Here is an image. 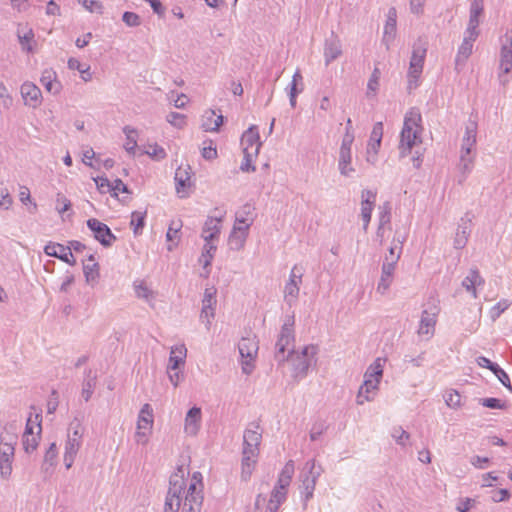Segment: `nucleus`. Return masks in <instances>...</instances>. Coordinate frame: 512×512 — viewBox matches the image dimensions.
Listing matches in <instances>:
<instances>
[{
    "mask_svg": "<svg viewBox=\"0 0 512 512\" xmlns=\"http://www.w3.org/2000/svg\"><path fill=\"white\" fill-rule=\"evenodd\" d=\"M422 116L417 108H411L404 117L403 127L400 133V156L406 157L411 153L416 143L421 142Z\"/></svg>",
    "mask_w": 512,
    "mask_h": 512,
    "instance_id": "obj_1",
    "label": "nucleus"
},
{
    "mask_svg": "<svg viewBox=\"0 0 512 512\" xmlns=\"http://www.w3.org/2000/svg\"><path fill=\"white\" fill-rule=\"evenodd\" d=\"M316 353L317 348L314 345H306L301 351H296L292 347L287 353L283 362H287L290 366V374L295 382H299L307 376Z\"/></svg>",
    "mask_w": 512,
    "mask_h": 512,
    "instance_id": "obj_2",
    "label": "nucleus"
},
{
    "mask_svg": "<svg viewBox=\"0 0 512 512\" xmlns=\"http://www.w3.org/2000/svg\"><path fill=\"white\" fill-rule=\"evenodd\" d=\"M256 425L251 423L243 435V450L241 461V480L247 482L251 479L256 467Z\"/></svg>",
    "mask_w": 512,
    "mask_h": 512,
    "instance_id": "obj_3",
    "label": "nucleus"
},
{
    "mask_svg": "<svg viewBox=\"0 0 512 512\" xmlns=\"http://www.w3.org/2000/svg\"><path fill=\"white\" fill-rule=\"evenodd\" d=\"M323 472L322 467L320 465H316V461L311 459L306 462L304 469L301 473V501L303 503V508H307V503L310 499L313 498L315 486L318 478Z\"/></svg>",
    "mask_w": 512,
    "mask_h": 512,
    "instance_id": "obj_4",
    "label": "nucleus"
},
{
    "mask_svg": "<svg viewBox=\"0 0 512 512\" xmlns=\"http://www.w3.org/2000/svg\"><path fill=\"white\" fill-rule=\"evenodd\" d=\"M427 47L420 39L414 43L408 70V89L418 87V80L422 74Z\"/></svg>",
    "mask_w": 512,
    "mask_h": 512,
    "instance_id": "obj_5",
    "label": "nucleus"
},
{
    "mask_svg": "<svg viewBox=\"0 0 512 512\" xmlns=\"http://www.w3.org/2000/svg\"><path fill=\"white\" fill-rule=\"evenodd\" d=\"M15 444V435L8 433L0 435V475L3 479H7L12 473Z\"/></svg>",
    "mask_w": 512,
    "mask_h": 512,
    "instance_id": "obj_6",
    "label": "nucleus"
},
{
    "mask_svg": "<svg viewBox=\"0 0 512 512\" xmlns=\"http://www.w3.org/2000/svg\"><path fill=\"white\" fill-rule=\"evenodd\" d=\"M293 326L294 315L287 317L281 328L279 338L276 342L275 359L279 363H282L285 360V356L287 355L286 352L288 353L291 350L289 347L295 340Z\"/></svg>",
    "mask_w": 512,
    "mask_h": 512,
    "instance_id": "obj_7",
    "label": "nucleus"
},
{
    "mask_svg": "<svg viewBox=\"0 0 512 512\" xmlns=\"http://www.w3.org/2000/svg\"><path fill=\"white\" fill-rule=\"evenodd\" d=\"M256 126L250 125L249 128L242 134L240 145L243 152V161L240 165V170L243 172L255 171L256 167L252 164V156L256 155V149L251 151L256 144Z\"/></svg>",
    "mask_w": 512,
    "mask_h": 512,
    "instance_id": "obj_8",
    "label": "nucleus"
},
{
    "mask_svg": "<svg viewBox=\"0 0 512 512\" xmlns=\"http://www.w3.org/2000/svg\"><path fill=\"white\" fill-rule=\"evenodd\" d=\"M243 373L249 375L255 368L256 342L249 337H242L238 343Z\"/></svg>",
    "mask_w": 512,
    "mask_h": 512,
    "instance_id": "obj_9",
    "label": "nucleus"
},
{
    "mask_svg": "<svg viewBox=\"0 0 512 512\" xmlns=\"http://www.w3.org/2000/svg\"><path fill=\"white\" fill-rule=\"evenodd\" d=\"M88 229L93 233V237L103 247L108 248L117 240L115 234L109 226L96 218H89L86 221Z\"/></svg>",
    "mask_w": 512,
    "mask_h": 512,
    "instance_id": "obj_10",
    "label": "nucleus"
},
{
    "mask_svg": "<svg viewBox=\"0 0 512 512\" xmlns=\"http://www.w3.org/2000/svg\"><path fill=\"white\" fill-rule=\"evenodd\" d=\"M474 214L472 212H466L458 222L453 246L455 249H463L468 242L472 231V221Z\"/></svg>",
    "mask_w": 512,
    "mask_h": 512,
    "instance_id": "obj_11",
    "label": "nucleus"
},
{
    "mask_svg": "<svg viewBox=\"0 0 512 512\" xmlns=\"http://www.w3.org/2000/svg\"><path fill=\"white\" fill-rule=\"evenodd\" d=\"M153 426V409L150 404L146 403L140 409L138 420H137V441L145 443L147 441V432L152 429Z\"/></svg>",
    "mask_w": 512,
    "mask_h": 512,
    "instance_id": "obj_12",
    "label": "nucleus"
},
{
    "mask_svg": "<svg viewBox=\"0 0 512 512\" xmlns=\"http://www.w3.org/2000/svg\"><path fill=\"white\" fill-rule=\"evenodd\" d=\"M202 410L198 406L191 407L185 416L184 432L188 436H196L201 428Z\"/></svg>",
    "mask_w": 512,
    "mask_h": 512,
    "instance_id": "obj_13",
    "label": "nucleus"
},
{
    "mask_svg": "<svg viewBox=\"0 0 512 512\" xmlns=\"http://www.w3.org/2000/svg\"><path fill=\"white\" fill-rule=\"evenodd\" d=\"M44 252L46 255L58 258L71 266L76 264V260L70 249L60 243L49 242L45 245Z\"/></svg>",
    "mask_w": 512,
    "mask_h": 512,
    "instance_id": "obj_14",
    "label": "nucleus"
},
{
    "mask_svg": "<svg viewBox=\"0 0 512 512\" xmlns=\"http://www.w3.org/2000/svg\"><path fill=\"white\" fill-rule=\"evenodd\" d=\"M478 34L464 32V37L461 45L458 48L457 55L455 57L456 67L463 66L467 59L472 54L473 44L478 38Z\"/></svg>",
    "mask_w": 512,
    "mask_h": 512,
    "instance_id": "obj_15",
    "label": "nucleus"
},
{
    "mask_svg": "<svg viewBox=\"0 0 512 512\" xmlns=\"http://www.w3.org/2000/svg\"><path fill=\"white\" fill-rule=\"evenodd\" d=\"M25 105L32 108L38 107L42 102V93L39 87L32 82H24L20 88Z\"/></svg>",
    "mask_w": 512,
    "mask_h": 512,
    "instance_id": "obj_16",
    "label": "nucleus"
},
{
    "mask_svg": "<svg viewBox=\"0 0 512 512\" xmlns=\"http://www.w3.org/2000/svg\"><path fill=\"white\" fill-rule=\"evenodd\" d=\"M186 490V481L183 476V470L178 469V473H173L169 478L168 497L183 500L182 495Z\"/></svg>",
    "mask_w": 512,
    "mask_h": 512,
    "instance_id": "obj_17",
    "label": "nucleus"
},
{
    "mask_svg": "<svg viewBox=\"0 0 512 512\" xmlns=\"http://www.w3.org/2000/svg\"><path fill=\"white\" fill-rule=\"evenodd\" d=\"M484 11V0H472L469 10V21L466 32L480 34L478 26L480 24V17Z\"/></svg>",
    "mask_w": 512,
    "mask_h": 512,
    "instance_id": "obj_18",
    "label": "nucleus"
},
{
    "mask_svg": "<svg viewBox=\"0 0 512 512\" xmlns=\"http://www.w3.org/2000/svg\"><path fill=\"white\" fill-rule=\"evenodd\" d=\"M342 54V45L340 40L332 34L330 38L325 40L324 60L328 66L332 61L336 60Z\"/></svg>",
    "mask_w": 512,
    "mask_h": 512,
    "instance_id": "obj_19",
    "label": "nucleus"
},
{
    "mask_svg": "<svg viewBox=\"0 0 512 512\" xmlns=\"http://www.w3.org/2000/svg\"><path fill=\"white\" fill-rule=\"evenodd\" d=\"M249 226L234 223L233 229L228 238V245L232 250H239L248 235Z\"/></svg>",
    "mask_w": 512,
    "mask_h": 512,
    "instance_id": "obj_20",
    "label": "nucleus"
},
{
    "mask_svg": "<svg viewBox=\"0 0 512 512\" xmlns=\"http://www.w3.org/2000/svg\"><path fill=\"white\" fill-rule=\"evenodd\" d=\"M222 221V215L211 217L209 216L203 226L202 229V238L204 241H214L219 237L220 234V223Z\"/></svg>",
    "mask_w": 512,
    "mask_h": 512,
    "instance_id": "obj_21",
    "label": "nucleus"
},
{
    "mask_svg": "<svg viewBox=\"0 0 512 512\" xmlns=\"http://www.w3.org/2000/svg\"><path fill=\"white\" fill-rule=\"evenodd\" d=\"M457 168L459 172L457 182L459 185H462L474 168V156L472 153L466 154L461 151Z\"/></svg>",
    "mask_w": 512,
    "mask_h": 512,
    "instance_id": "obj_22",
    "label": "nucleus"
},
{
    "mask_svg": "<svg viewBox=\"0 0 512 512\" xmlns=\"http://www.w3.org/2000/svg\"><path fill=\"white\" fill-rule=\"evenodd\" d=\"M436 315L424 310L421 314L418 334L424 336L426 340L430 339L435 331Z\"/></svg>",
    "mask_w": 512,
    "mask_h": 512,
    "instance_id": "obj_23",
    "label": "nucleus"
},
{
    "mask_svg": "<svg viewBox=\"0 0 512 512\" xmlns=\"http://www.w3.org/2000/svg\"><path fill=\"white\" fill-rule=\"evenodd\" d=\"M256 206L254 202L243 205L235 214V223L251 226L256 218Z\"/></svg>",
    "mask_w": 512,
    "mask_h": 512,
    "instance_id": "obj_24",
    "label": "nucleus"
},
{
    "mask_svg": "<svg viewBox=\"0 0 512 512\" xmlns=\"http://www.w3.org/2000/svg\"><path fill=\"white\" fill-rule=\"evenodd\" d=\"M186 356L187 348L184 344L171 347L168 370H179L184 365Z\"/></svg>",
    "mask_w": 512,
    "mask_h": 512,
    "instance_id": "obj_25",
    "label": "nucleus"
},
{
    "mask_svg": "<svg viewBox=\"0 0 512 512\" xmlns=\"http://www.w3.org/2000/svg\"><path fill=\"white\" fill-rule=\"evenodd\" d=\"M484 279L477 268L469 270L468 275L463 279L462 286L470 292L474 298L477 297L476 286L483 285Z\"/></svg>",
    "mask_w": 512,
    "mask_h": 512,
    "instance_id": "obj_26",
    "label": "nucleus"
},
{
    "mask_svg": "<svg viewBox=\"0 0 512 512\" xmlns=\"http://www.w3.org/2000/svg\"><path fill=\"white\" fill-rule=\"evenodd\" d=\"M40 82L44 86L46 91L54 95L58 94L62 87L61 83L57 81L56 72L52 69H46L42 72Z\"/></svg>",
    "mask_w": 512,
    "mask_h": 512,
    "instance_id": "obj_27",
    "label": "nucleus"
},
{
    "mask_svg": "<svg viewBox=\"0 0 512 512\" xmlns=\"http://www.w3.org/2000/svg\"><path fill=\"white\" fill-rule=\"evenodd\" d=\"M174 180L177 194L180 198H185L188 195L186 190L191 186L190 173L179 167L176 170Z\"/></svg>",
    "mask_w": 512,
    "mask_h": 512,
    "instance_id": "obj_28",
    "label": "nucleus"
},
{
    "mask_svg": "<svg viewBox=\"0 0 512 512\" xmlns=\"http://www.w3.org/2000/svg\"><path fill=\"white\" fill-rule=\"evenodd\" d=\"M395 267L388 264V262H383L381 267V277L377 285V292L381 294H385L389 289L394 275Z\"/></svg>",
    "mask_w": 512,
    "mask_h": 512,
    "instance_id": "obj_29",
    "label": "nucleus"
},
{
    "mask_svg": "<svg viewBox=\"0 0 512 512\" xmlns=\"http://www.w3.org/2000/svg\"><path fill=\"white\" fill-rule=\"evenodd\" d=\"M477 124L476 122H470L465 129V135L462 139L461 151L466 154L472 153V150L476 144Z\"/></svg>",
    "mask_w": 512,
    "mask_h": 512,
    "instance_id": "obj_30",
    "label": "nucleus"
},
{
    "mask_svg": "<svg viewBox=\"0 0 512 512\" xmlns=\"http://www.w3.org/2000/svg\"><path fill=\"white\" fill-rule=\"evenodd\" d=\"M378 380H364L361 385L357 397L356 402L358 405H363L366 401H371L373 398L370 396L371 393L376 391L379 386Z\"/></svg>",
    "mask_w": 512,
    "mask_h": 512,
    "instance_id": "obj_31",
    "label": "nucleus"
},
{
    "mask_svg": "<svg viewBox=\"0 0 512 512\" xmlns=\"http://www.w3.org/2000/svg\"><path fill=\"white\" fill-rule=\"evenodd\" d=\"M82 445V442L75 441V439L67 438L65 442L64 451V464L67 469H70L74 463L77 453Z\"/></svg>",
    "mask_w": 512,
    "mask_h": 512,
    "instance_id": "obj_32",
    "label": "nucleus"
},
{
    "mask_svg": "<svg viewBox=\"0 0 512 512\" xmlns=\"http://www.w3.org/2000/svg\"><path fill=\"white\" fill-rule=\"evenodd\" d=\"M385 362V359L382 358H376L372 364L369 365L367 368L365 374H364V380H378V382L381 381L383 377V364Z\"/></svg>",
    "mask_w": 512,
    "mask_h": 512,
    "instance_id": "obj_33",
    "label": "nucleus"
},
{
    "mask_svg": "<svg viewBox=\"0 0 512 512\" xmlns=\"http://www.w3.org/2000/svg\"><path fill=\"white\" fill-rule=\"evenodd\" d=\"M392 207L389 201L378 207V226L391 229Z\"/></svg>",
    "mask_w": 512,
    "mask_h": 512,
    "instance_id": "obj_34",
    "label": "nucleus"
},
{
    "mask_svg": "<svg viewBox=\"0 0 512 512\" xmlns=\"http://www.w3.org/2000/svg\"><path fill=\"white\" fill-rule=\"evenodd\" d=\"M287 500L283 492L272 490L265 512H279L280 506Z\"/></svg>",
    "mask_w": 512,
    "mask_h": 512,
    "instance_id": "obj_35",
    "label": "nucleus"
},
{
    "mask_svg": "<svg viewBox=\"0 0 512 512\" xmlns=\"http://www.w3.org/2000/svg\"><path fill=\"white\" fill-rule=\"evenodd\" d=\"M85 380L83 382V387H82V397L83 399L87 402L90 400L93 392H94V388H95V385H96V376H92V370L91 369H86L85 370Z\"/></svg>",
    "mask_w": 512,
    "mask_h": 512,
    "instance_id": "obj_36",
    "label": "nucleus"
},
{
    "mask_svg": "<svg viewBox=\"0 0 512 512\" xmlns=\"http://www.w3.org/2000/svg\"><path fill=\"white\" fill-rule=\"evenodd\" d=\"M216 249L217 247L213 241H205L202 254L199 258V262L203 265V268H207L211 265Z\"/></svg>",
    "mask_w": 512,
    "mask_h": 512,
    "instance_id": "obj_37",
    "label": "nucleus"
},
{
    "mask_svg": "<svg viewBox=\"0 0 512 512\" xmlns=\"http://www.w3.org/2000/svg\"><path fill=\"white\" fill-rule=\"evenodd\" d=\"M57 455H58L57 446L53 442L49 445L48 449L45 452L42 467H41L43 472L47 473L50 468L55 466Z\"/></svg>",
    "mask_w": 512,
    "mask_h": 512,
    "instance_id": "obj_38",
    "label": "nucleus"
},
{
    "mask_svg": "<svg viewBox=\"0 0 512 512\" xmlns=\"http://www.w3.org/2000/svg\"><path fill=\"white\" fill-rule=\"evenodd\" d=\"M146 212L134 211L131 214L130 226L133 229L135 236L142 234V230L145 226Z\"/></svg>",
    "mask_w": 512,
    "mask_h": 512,
    "instance_id": "obj_39",
    "label": "nucleus"
},
{
    "mask_svg": "<svg viewBox=\"0 0 512 512\" xmlns=\"http://www.w3.org/2000/svg\"><path fill=\"white\" fill-rule=\"evenodd\" d=\"M501 42L500 60H512V31H507Z\"/></svg>",
    "mask_w": 512,
    "mask_h": 512,
    "instance_id": "obj_40",
    "label": "nucleus"
},
{
    "mask_svg": "<svg viewBox=\"0 0 512 512\" xmlns=\"http://www.w3.org/2000/svg\"><path fill=\"white\" fill-rule=\"evenodd\" d=\"M299 285V283H286L284 287V299L290 307L295 304L298 298L300 291Z\"/></svg>",
    "mask_w": 512,
    "mask_h": 512,
    "instance_id": "obj_41",
    "label": "nucleus"
},
{
    "mask_svg": "<svg viewBox=\"0 0 512 512\" xmlns=\"http://www.w3.org/2000/svg\"><path fill=\"white\" fill-rule=\"evenodd\" d=\"M68 67L72 70H77L81 74V78L87 82L92 79V73L90 72V67L85 66L79 60L75 58H70L68 60Z\"/></svg>",
    "mask_w": 512,
    "mask_h": 512,
    "instance_id": "obj_42",
    "label": "nucleus"
},
{
    "mask_svg": "<svg viewBox=\"0 0 512 512\" xmlns=\"http://www.w3.org/2000/svg\"><path fill=\"white\" fill-rule=\"evenodd\" d=\"M123 132L125 133L127 140L126 144L124 145V148L128 153L134 154L135 149L137 147V131L130 126H125L123 128Z\"/></svg>",
    "mask_w": 512,
    "mask_h": 512,
    "instance_id": "obj_43",
    "label": "nucleus"
},
{
    "mask_svg": "<svg viewBox=\"0 0 512 512\" xmlns=\"http://www.w3.org/2000/svg\"><path fill=\"white\" fill-rule=\"evenodd\" d=\"M17 36H18L19 44H20L22 50H24L26 52H32L33 48H32L31 43L33 42V39H34L33 30L28 29L27 31L22 33L21 30L18 29Z\"/></svg>",
    "mask_w": 512,
    "mask_h": 512,
    "instance_id": "obj_44",
    "label": "nucleus"
},
{
    "mask_svg": "<svg viewBox=\"0 0 512 512\" xmlns=\"http://www.w3.org/2000/svg\"><path fill=\"white\" fill-rule=\"evenodd\" d=\"M41 421L42 416L40 413H36L34 419L32 418V415H30L29 418L27 419L23 435H34V427L38 428L37 435H40L42 432Z\"/></svg>",
    "mask_w": 512,
    "mask_h": 512,
    "instance_id": "obj_45",
    "label": "nucleus"
},
{
    "mask_svg": "<svg viewBox=\"0 0 512 512\" xmlns=\"http://www.w3.org/2000/svg\"><path fill=\"white\" fill-rule=\"evenodd\" d=\"M287 93H293L295 91V94L299 95L304 90V82H303V76L299 70H297L293 76L292 81L286 88Z\"/></svg>",
    "mask_w": 512,
    "mask_h": 512,
    "instance_id": "obj_46",
    "label": "nucleus"
},
{
    "mask_svg": "<svg viewBox=\"0 0 512 512\" xmlns=\"http://www.w3.org/2000/svg\"><path fill=\"white\" fill-rule=\"evenodd\" d=\"M83 273L87 283L95 282L99 277V264L94 262L92 264L83 265Z\"/></svg>",
    "mask_w": 512,
    "mask_h": 512,
    "instance_id": "obj_47",
    "label": "nucleus"
},
{
    "mask_svg": "<svg viewBox=\"0 0 512 512\" xmlns=\"http://www.w3.org/2000/svg\"><path fill=\"white\" fill-rule=\"evenodd\" d=\"M144 153L149 155L153 160H162L166 157L165 149L157 143L148 144Z\"/></svg>",
    "mask_w": 512,
    "mask_h": 512,
    "instance_id": "obj_48",
    "label": "nucleus"
},
{
    "mask_svg": "<svg viewBox=\"0 0 512 512\" xmlns=\"http://www.w3.org/2000/svg\"><path fill=\"white\" fill-rule=\"evenodd\" d=\"M491 372L497 377L500 383L507 388L509 391H512V385L509 378V375L502 369L498 364L495 365V368L491 370Z\"/></svg>",
    "mask_w": 512,
    "mask_h": 512,
    "instance_id": "obj_49",
    "label": "nucleus"
},
{
    "mask_svg": "<svg viewBox=\"0 0 512 512\" xmlns=\"http://www.w3.org/2000/svg\"><path fill=\"white\" fill-rule=\"evenodd\" d=\"M444 400L448 407L456 409L461 405V395L456 390L447 391Z\"/></svg>",
    "mask_w": 512,
    "mask_h": 512,
    "instance_id": "obj_50",
    "label": "nucleus"
},
{
    "mask_svg": "<svg viewBox=\"0 0 512 512\" xmlns=\"http://www.w3.org/2000/svg\"><path fill=\"white\" fill-rule=\"evenodd\" d=\"M402 254V247H398V245H391L388 250V255L385 256L384 262H388L391 266L396 267L397 262L400 259Z\"/></svg>",
    "mask_w": 512,
    "mask_h": 512,
    "instance_id": "obj_51",
    "label": "nucleus"
},
{
    "mask_svg": "<svg viewBox=\"0 0 512 512\" xmlns=\"http://www.w3.org/2000/svg\"><path fill=\"white\" fill-rule=\"evenodd\" d=\"M291 480H292V476L285 475L283 473H279L277 482H276L273 490L283 492L284 495L287 496L288 487L290 486Z\"/></svg>",
    "mask_w": 512,
    "mask_h": 512,
    "instance_id": "obj_52",
    "label": "nucleus"
},
{
    "mask_svg": "<svg viewBox=\"0 0 512 512\" xmlns=\"http://www.w3.org/2000/svg\"><path fill=\"white\" fill-rule=\"evenodd\" d=\"M291 480H292V476L285 475L283 473H279L277 482H276L273 490L283 492L284 495L287 496L288 487L290 486Z\"/></svg>",
    "mask_w": 512,
    "mask_h": 512,
    "instance_id": "obj_53",
    "label": "nucleus"
},
{
    "mask_svg": "<svg viewBox=\"0 0 512 512\" xmlns=\"http://www.w3.org/2000/svg\"><path fill=\"white\" fill-rule=\"evenodd\" d=\"M40 438V435L34 434V435H23V448L26 453H31L36 450L38 446V440Z\"/></svg>",
    "mask_w": 512,
    "mask_h": 512,
    "instance_id": "obj_54",
    "label": "nucleus"
},
{
    "mask_svg": "<svg viewBox=\"0 0 512 512\" xmlns=\"http://www.w3.org/2000/svg\"><path fill=\"white\" fill-rule=\"evenodd\" d=\"M479 403L483 407L489 409H504L506 407V403L504 401L495 397L481 398Z\"/></svg>",
    "mask_w": 512,
    "mask_h": 512,
    "instance_id": "obj_55",
    "label": "nucleus"
},
{
    "mask_svg": "<svg viewBox=\"0 0 512 512\" xmlns=\"http://www.w3.org/2000/svg\"><path fill=\"white\" fill-rule=\"evenodd\" d=\"M122 21L128 27H138L141 24L140 16L137 13L131 11H125L122 14Z\"/></svg>",
    "mask_w": 512,
    "mask_h": 512,
    "instance_id": "obj_56",
    "label": "nucleus"
},
{
    "mask_svg": "<svg viewBox=\"0 0 512 512\" xmlns=\"http://www.w3.org/2000/svg\"><path fill=\"white\" fill-rule=\"evenodd\" d=\"M166 120L172 126H174L176 128H182L185 124V115L178 113V112H170L166 116Z\"/></svg>",
    "mask_w": 512,
    "mask_h": 512,
    "instance_id": "obj_57",
    "label": "nucleus"
},
{
    "mask_svg": "<svg viewBox=\"0 0 512 512\" xmlns=\"http://www.w3.org/2000/svg\"><path fill=\"white\" fill-rule=\"evenodd\" d=\"M85 9L92 13H102L103 6L98 0H77Z\"/></svg>",
    "mask_w": 512,
    "mask_h": 512,
    "instance_id": "obj_58",
    "label": "nucleus"
},
{
    "mask_svg": "<svg viewBox=\"0 0 512 512\" xmlns=\"http://www.w3.org/2000/svg\"><path fill=\"white\" fill-rule=\"evenodd\" d=\"M182 505V500L166 496L164 512H178Z\"/></svg>",
    "mask_w": 512,
    "mask_h": 512,
    "instance_id": "obj_59",
    "label": "nucleus"
},
{
    "mask_svg": "<svg viewBox=\"0 0 512 512\" xmlns=\"http://www.w3.org/2000/svg\"><path fill=\"white\" fill-rule=\"evenodd\" d=\"M134 290H135V294L138 298H142L147 301H149V299L152 297V294H153L152 291L143 282L136 284L134 287Z\"/></svg>",
    "mask_w": 512,
    "mask_h": 512,
    "instance_id": "obj_60",
    "label": "nucleus"
},
{
    "mask_svg": "<svg viewBox=\"0 0 512 512\" xmlns=\"http://www.w3.org/2000/svg\"><path fill=\"white\" fill-rule=\"evenodd\" d=\"M98 190L102 193L105 192H111V185L112 182L109 181V179L105 176H97L96 178H93Z\"/></svg>",
    "mask_w": 512,
    "mask_h": 512,
    "instance_id": "obj_61",
    "label": "nucleus"
},
{
    "mask_svg": "<svg viewBox=\"0 0 512 512\" xmlns=\"http://www.w3.org/2000/svg\"><path fill=\"white\" fill-rule=\"evenodd\" d=\"M118 192L129 193L128 186L119 178H116L111 185V196H118Z\"/></svg>",
    "mask_w": 512,
    "mask_h": 512,
    "instance_id": "obj_62",
    "label": "nucleus"
},
{
    "mask_svg": "<svg viewBox=\"0 0 512 512\" xmlns=\"http://www.w3.org/2000/svg\"><path fill=\"white\" fill-rule=\"evenodd\" d=\"M383 137V123L377 122L374 124L373 129L371 131L370 140L375 141L376 145H381Z\"/></svg>",
    "mask_w": 512,
    "mask_h": 512,
    "instance_id": "obj_63",
    "label": "nucleus"
},
{
    "mask_svg": "<svg viewBox=\"0 0 512 512\" xmlns=\"http://www.w3.org/2000/svg\"><path fill=\"white\" fill-rule=\"evenodd\" d=\"M203 502V496L202 495H185V499L182 505L185 506H192L201 508Z\"/></svg>",
    "mask_w": 512,
    "mask_h": 512,
    "instance_id": "obj_64",
    "label": "nucleus"
}]
</instances>
